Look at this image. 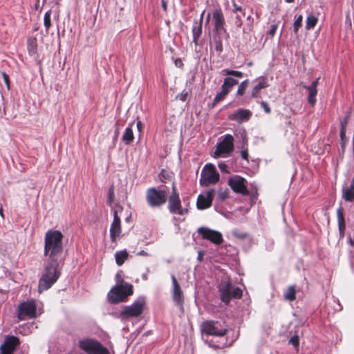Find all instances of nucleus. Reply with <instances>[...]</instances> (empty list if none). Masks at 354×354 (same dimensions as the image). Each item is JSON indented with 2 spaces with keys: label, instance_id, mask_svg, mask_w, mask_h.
<instances>
[{
  "label": "nucleus",
  "instance_id": "obj_1",
  "mask_svg": "<svg viewBox=\"0 0 354 354\" xmlns=\"http://www.w3.org/2000/svg\"><path fill=\"white\" fill-rule=\"evenodd\" d=\"M63 234L56 230H48L45 234L44 254L48 261L64 262Z\"/></svg>",
  "mask_w": 354,
  "mask_h": 354
},
{
  "label": "nucleus",
  "instance_id": "obj_2",
  "mask_svg": "<svg viewBox=\"0 0 354 354\" xmlns=\"http://www.w3.org/2000/svg\"><path fill=\"white\" fill-rule=\"evenodd\" d=\"M63 264L64 262L46 260L38 282L39 293L50 289L57 282L61 275Z\"/></svg>",
  "mask_w": 354,
  "mask_h": 354
},
{
  "label": "nucleus",
  "instance_id": "obj_3",
  "mask_svg": "<svg viewBox=\"0 0 354 354\" xmlns=\"http://www.w3.org/2000/svg\"><path fill=\"white\" fill-rule=\"evenodd\" d=\"M79 348L86 354H110L109 350L97 339L84 338L78 342Z\"/></svg>",
  "mask_w": 354,
  "mask_h": 354
},
{
  "label": "nucleus",
  "instance_id": "obj_4",
  "mask_svg": "<svg viewBox=\"0 0 354 354\" xmlns=\"http://www.w3.org/2000/svg\"><path fill=\"white\" fill-rule=\"evenodd\" d=\"M168 192L165 189H158L156 187H149L146 191V201L151 207H159L163 205L167 200Z\"/></svg>",
  "mask_w": 354,
  "mask_h": 354
},
{
  "label": "nucleus",
  "instance_id": "obj_5",
  "mask_svg": "<svg viewBox=\"0 0 354 354\" xmlns=\"http://www.w3.org/2000/svg\"><path fill=\"white\" fill-rule=\"evenodd\" d=\"M133 286L129 283H124L112 288L108 293V298L111 303L118 304L133 295Z\"/></svg>",
  "mask_w": 354,
  "mask_h": 354
},
{
  "label": "nucleus",
  "instance_id": "obj_6",
  "mask_svg": "<svg viewBox=\"0 0 354 354\" xmlns=\"http://www.w3.org/2000/svg\"><path fill=\"white\" fill-rule=\"evenodd\" d=\"M219 179L220 175L216 167L211 163L205 165L201 173L199 179L200 185L201 186L208 187L217 183Z\"/></svg>",
  "mask_w": 354,
  "mask_h": 354
},
{
  "label": "nucleus",
  "instance_id": "obj_7",
  "mask_svg": "<svg viewBox=\"0 0 354 354\" xmlns=\"http://www.w3.org/2000/svg\"><path fill=\"white\" fill-rule=\"evenodd\" d=\"M219 140L214 151V157H227L234 149V138L230 134H226Z\"/></svg>",
  "mask_w": 354,
  "mask_h": 354
},
{
  "label": "nucleus",
  "instance_id": "obj_8",
  "mask_svg": "<svg viewBox=\"0 0 354 354\" xmlns=\"http://www.w3.org/2000/svg\"><path fill=\"white\" fill-rule=\"evenodd\" d=\"M145 302L143 297H140L136 299L130 306H124L122 310L120 313L122 318L138 317L143 312Z\"/></svg>",
  "mask_w": 354,
  "mask_h": 354
},
{
  "label": "nucleus",
  "instance_id": "obj_9",
  "mask_svg": "<svg viewBox=\"0 0 354 354\" xmlns=\"http://www.w3.org/2000/svg\"><path fill=\"white\" fill-rule=\"evenodd\" d=\"M201 332L207 335L223 337L227 333V329L221 327L218 322L205 321L201 326Z\"/></svg>",
  "mask_w": 354,
  "mask_h": 354
},
{
  "label": "nucleus",
  "instance_id": "obj_10",
  "mask_svg": "<svg viewBox=\"0 0 354 354\" xmlns=\"http://www.w3.org/2000/svg\"><path fill=\"white\" fill-rule=\"evenodd\" d=\"M37 316V307L34 300L22 302L17 309V317L20 320L26 318L32 319Z\"/></svg>",
  "mask_w": 354,
  "mask_h": 354
},
{
  "label": "nucleus",
  "instance_id": "obj_11",
  "mask_svg": "<svg viewBox=\"0 0 354 354\" xmlns=\"http://www.w3.org/2000/svg\"><path fill=\"white\" fill-rule=\"evenodd\" d=\"M212 20L214 23V32L218 34H224L225 39L227 40L230 37V35L225 28V18L221 8H217L213 10Z\"/></svg>",
  "mask_w": 354,
  "mask_h": 354
},
{
  "label": "nucleus",
  "instance_id": "obj_12",
  "mask_svg": "<svg viewBox=\"0 0 354 354\" xmlns=\"http://www.w3.org/2000/svg\"><path fill=\"white\" fill-rule=\"evenodd\" d=\"M168 208L171 214L183 215L187 212V209L182 207L179 195L176 192L174 185H173V192L169 198Z\"/></svg>",
  "mask_w": 354,
  "mask_h": 354
},
{
  "label": "nucleus",
  "instance_id": "obj_13",
  "mask_svg": "<svg viewBox=\"0 0 354 354\" xmlns=\"http://www.w3.org/2000/svg\"><path fill=\"white\" fill-rule=\"evenodd\" d=\"M198 232L203 239L209 240L216 245H220L223 241V236L218 231L201 227L198 229Z\"/></svg>",
  "mask_w": 354,
  "mask_h": 354
},
{
  "label": "nucleus",
  "instance_id": "obj_14",
  "mask_svg": "<svg viewBox=\"0 0 354 354\" xmlns=\"http://www.w3.org/2000/svg\"><path fill=\"white\" fill-rule=\"evenodd\" d=\"M19 344L18 337L14 335L6 336L3 343L0 346V354H14Z\"/></svg>",
  "mask_w": 354,
  "mask_h": 354
},
{
  "label": "nucleus",
  "instance_id": "obj_15",
  "mask_svg": "<svg viewBox=\"0 0 354 354\" xmlns=\"http://www.w3.org/2000/svg\"><path fill=\"white\" fill-rule=\"evenodd\" d=\"M109 233L112 243H116L117 240L122 236L120 218L115 210L113 212V221L111 224Z\"/></svg>",
  "mask_w": 354,
  "mask_h": 354
},
{
  "label": "nucleus",
  "instance_id": "obj_16",
  "mask_svg": "<svg viewBox=\"0 0 354 354\" xmlns=\"http://www.w3.org/2000/svg\"><path fill=\"white\" fill-rule=\"evenodd\" d=\"M214 189H211L199 194L196 202L197 208L199 209H205L209 207L214 199Z\"/></svg>",
  "mask_w": 354,
  "mask_h": 354
},
{
  "label": "nucleus",
  "instance_id": "obj_17",
  "mask_svg": "<svg viewBox=\"0 0 354 354\" xmlns=\"http://www.w3.org/2000/svg\"><path fill=\"white\" fill-rule=\"evenodd\" d=\"M245 180L243 178L236 176L228 180V185L234 192L240 193L243 195H247L248 192L245 185Z\"/></svg>",
  "mask_w": 354,
  "mask_h": 354
},
{
  "label": "nucleus",
  "instance_id": "obj_18",
  "mask_svg": "<svg viewBox=\"0 0 354 354\" xmlns=\"http://www.w3.org/2000/svg\"><path fill=\"white\" fill-rule=\"evenodd\" d=\"M171 279L173 301L176 306L179 307L180 309H183L184 303V296L183 292L174 275L171 276Z\"/></svg>",
  "mask_w": 354,
  "mask_h": 354
},
{
  "label": "nucleus",
  "instance_id": "obj_19",
  "mask_svg": "<svg viewBox=\"0 0 354 354\" xmlns=\"http://www.w3.org/2000/svg\"><path fill=\"white\" fill-rule=\"evenodd\" d=\"M252 116V112L248 109H239L229 115V119L238 122H246Z\"/></svg>",
  "mask_w": 354,
  "mask_h": 354
},
{
  "label": "nucleus",
  "instance_id": "obj_20",
  "mask_svg": "<svg viewBox=\"0 0 354 354\" xmlns=\"http://www.w3.org/2000/svg\"><path fill=\"white\" fill-rule=\"evenodd\" d=\"M257 84L253 87L251 92V97L258 98L260 97V91L268 86L266 78L263 76L259 77L257 80Z\"/></svg>",
  "mask_w": 354,
  "mask_h": 354
},
{
  "label": "nucleus",
  "instance_id": "obj_21",
  "mask_svg": "<svg viewBox=\"0 0 354 354\" xmlns=\"http://www.w3.org/2000/svg\"><path fill=\"white\" fill-rule=\"evenodd\" d=\"M233 12L236 13L235 25L240 28L243 24V18L245 17V12L241 6L237 5L234 1H232Z\"/></svg>",
  "mask_w": 354,
  "mask_h": 354
},
{
  "label": "nucleus",
  "instance_id": "obj_22",
  "mask_svg": "<svg viewBox=\"0 0 354 354\" xmlns=\"http://www.w3.org/2000/svg\"><path fill=\"white\" fill-rule=\"evenodd\" d=\"M133 122H130L128 127H126L122 136V140L126 145H130L134 140V135L133 132Z\"/></svg>",
  "mask_w": 354,
  "mask_h": 354
},
{
  "label": "nucleus",
  "instance_id": "obj_23",
  "mask_svg": "<svg viewBox=\"0 0 354 354\" xmlns=\"http://www.w3.org/2000/svg\"><path fill=\"white\" fill-rule=\"evenodd\" d=\"M223 37H225L224 34L214 33L212 41L210 42L211 45L214 46L215 50L218 55H220L223 50L222 41Z\"/></svg>",
  "mask_w": 354,
  "mask_h": 354
},
{
  "label": "nucleus",
  "instance_id": "obj_24",
  "mask_svg": "<svg viewBox=\"0 0 354 354\" xmlns=\"http://www.w3.org/2000/svg\"><path fill=\"white\" fill-rule=\"evenodd\" d=\"M28 54L35 58L37 56V40L35 37H30L27 40Z\"/></svg>",
  "mask_w": 354,
  "mask_h": 354
},
{
  "label": "nucleus",
  "instance_id": "obj_25",
  "mask_svg": "<svg viewBox=\"0 0 354 354\" xmlns=\"http://www.w3.org/2000/svg\"><path fill=\"white\" fill-rule=\"evenodd\" d=\"M221 300L227 304L231 299V285L227 283L219 290Z\"/></svg>",
  "mask_w": 354,
  "mask_h": 354
},
{
  "label": "nucleus",
  "instance_id": "obj_26",
  "mask_svg": "<svg viewBox=\"0 0 354 354\" xmlns=\"http://www.w3.org/2000/svg\"><path fill=\"white\" fill-rule=\"evenodd\" d=\"M193 42L196 46L198 45V41L202 34V24L198 23L197 20H194V25L192 28Z\"/></svg>",
  "mask_w": 354,
  "mask_h": 354
},
{
  "label": "nucleus",
  "instance_id": "obj_27",
  "mask_svg": "<svg viewBox=\"0 0 354 354\" xmlns=\"http://www.w3.org/2000/svg\"><path fill=\"white\" fill-rule=\"evenodd\" d=\"M241 138L242 140V146H241V158L246 160L247 162L249 161V154H248V138L245 132H243L241 135Z\"/></svg>",
  "mask_w": 354,
  "mask_h": 354
},
{
  "label": "nucleus",
  "instance_id": "obj_28",
  "mask_svg": "<svg viewBox=\"0 0 354 354\" xmlns=\"http://www.w3.org/2000/svg\"><path fill=\"white\" fill-rule=\"evenodd\" d=\"M303 88H306L308 91V102L311 106H314L316 104L317 95V88L310 86L303 85Z\"/></svg>",
  "mask_w": 354,
  "mask_h": 354
},
{
  "label": "nucleus",
  "instance_id": "obj_29",
  "mask_svg": "<svg viewBox=\"0 0 354 354\" xmlns=\"http://www.w3.org/2000/svg\"><path fill=\"white\" fill-rule=\"evenodd\" d=\"M129 253L126 250L117 251L115 253V263L118 266H121L128 259Z\"/></svg>",
  "mask_w": 354,
  "mask_h": 354
},
{
  "label": "nucleus",
  "instance_id": "obj_30",
  "mask_svg": "<svg viewBox=\"0 0 354 354\" xmlns=\"http://www.w3.org/2000/svg\"><path fill=\"white\" fill-rule=\"evenodd\" d=\"M238 83L237 80L232 77H227L224 79L223 84L221 86L230 92L231 88Z\"/></svg>",
  "mask_w": 354,
  "mask_h": 354
},
{
  "label": "nucleus",
  "instance_id": "obj_31",
  "mask_svg": "<svg viewBox=\"0 0 354 354\" xmlns=\"http://www.w3.org/2000/svg\"><path fill=\"white\" fill-rule=\"evenodd\" d=\"M338 227L340 232H344L346 227L345 220L342 207H339L337 211Z\"/></svg>",
  "mask_w": 354,
  "mask_h": 354
},
{
  "label": "nucleus",
  "instance_id": "obj_32",
  "mask_svg": "<svg viewBox=\"0 0 354 354\" xmlns=\"http://www.w3.org/2000/svg\"><path fill=\"white\" fill-rule=\"evenodd\" d=\"M295 287L290 286L288 288L286 291L284 292L283 297L286 301H292L295 299Z\"/></svg>",
  "mask_w": 354,
  "mask_h": 354
},
{
  "label": "nucleus",
  "instance_id": "obj_33",
  "mask_svg": "<svg viewBox=\"0 0 354 354\" xmlns=\"http://www.w3.org/2000/svg\"><path fill=\"white\" fill-rule=\"evenodd\" d=\"M342 198L346 202L354 201V192L344 187H342Z\"/></svg>",
  "mask_w": 354,
  "mask_h": 354
},
{
  "label": "nucleus",
  "instance_id": "obj_34",
  "mask_svg": "<svg viewBox=\"0 0 354 354\" xmlns=\"http://www.w3.org/2000/svg\"><path fill=\"white\" fill-rule=\"evenodd\" d=\"M318 21L317 17L313 15H310L307 17L306 22V28L307 30L313 29L317 24Z\"/></svg>",
  "mask_w": 354,
  "mask_h": 354
},
{
  "label": "nucleus",
  "instance_id": "obj_35",
  "mask_svg": "<svg viewBox=\"0 0 354 354\" xmlns=\"http://www.w3.org/2000/svg\"><path fill=\"white\" fill-rule=\"evenodd\" d=\"M230 92L221 86V90L214 98V104H216L223 100Z\"/></svg>",
  "mask_w": 354,
  "mask_h": 354
},
{
  "label": "nucleus",
  "instance_id": "obj_36",
  "mask_svg": "<svg viewBox=\"0 0 354 354\" xmlns=\"http://www.w3.org/2000/svg\"><path fill=\"white\" fill-rule=\"evenodd\" d=\"M221 73L226 75H231L238 78H241L243 76V73L239 71L231 70L228 68H224Z\"/></svg>",
  "mask_w": 354,
  "mask_h": 354
},
{
  "label": "nucleus",
  "instance_id": "obj_37",
  "mask_svg": "<svg viewBox=\"0 0 354 354\" xmlns=\"http://www.w3.org/2000/svg\"><path fill=\"white\" fill-rule=\"evenodd\" d=\"M248 80H245L244 81L241 82L238 86V89L236 91V95L243 96L245 92L246 88L248 86Z\"/></svg>",
  "mask_w": 354,
  "mask_h": 354
},
{
  "label": "nucleus",
  "instance_id": "obj_38",
  "mask_svg": "<svg viewBox=\"0 0 354 354\" xmlns=\"http://www.w3.org/2000/svg\"><path fill=\"white\" fill-rule=\"evenodd\" d=\"M51 10H49L45 12L44 17V25L45 26L46 30L48 31L51 26Z\"/></svg>",
  "mask_w": 354,
  "mask_h": 354
},
{
  "label": "nucleus",
  "instance_id": "obj_39",
  "mask_svg": "<svg viewBox=\"0 0 354 354\" xmlns=\"http://www.w3.org/2000/svg\"><path fill=\"white\" fill-rule=\"evenodd\" d=\"M302 21H303L302 15H299L297 17H296L295 20L294 21V24H293V30H294L295 34H297L299 28L301 27Z\"/></svg>",
  "mask_w": 354,
  "mask_h": 354
},
{
  "label": "nucleus",
  "instance_id": "obj_40",
  "mask_svg": "<svg viewBox=\"0 0 354 354\" xmlns=\"http://www.w3.org/2000/svg\"><path fill=\"white\" fill-rule=\"evenodd\" d=\"M242 297V290L239 287L231 288V297L240 299Z\"/></svg>",
  "mask_w": 354,
  "mask_h": 354
},
{
  "label": "nucleus",
  "instance_id": "obj_41",
  "mask_svg": "<svg viewBox=\"0 0 354 354\" xmlns=\"http://www.w3.org/2000/svg\"><path fill=\"white\" fill-rule=\"evenodd\" d=\"M228 189H218V198L223 201L224 200H225L227 197H228Z\"/></svg>",
  "mask_w": 354,
  "mask_h": 354
},
{
  "label": "nucleus",
  "instance_id": "obj_42",
  "mask_svg": "<svg viewBox=\"0 0 354 354\" xmlns=\"http://www.w3.org/2000/svg\"><path fill=\"white\" fill-rule=\"evenodd\" d=\"M332 302L334 304L333 306V308L335 312H338V311L342 310V306H341L339 300L337 298L333 297L332 298Z\"/></svg>",
  "mask_w": 354,
  "mask_h": 354
},
{
  "label": "nucleus",
  "instance_id": "obj_43",
  "mask_svg": "<svg viewBox=\"0 0 354 354\" xmlns=\"http://www.w3.org/2000/svg\"><path fill=\"white\" fill-rule=\"evenodd\" d=\"M114 198H115V194H114V189H113V187H111L109 189V191H108V198H107V203H109V205H111L113 200H114Z\"/></svg>",
  "mask_w": 354,
  "mask_h": 354
},
{
  "label": "nucleus",
  "instance_id": "obj_44",
  "mask_svg": "<svg viewBox=\"0 0 354 354\" xmlns=\"http://www.w3.org/2000/svg\"><path fill=\"white\" fill-rule=\"evenodd\" d=\"M289 344H292L293 347L297 350L299 344V339L298 335H294L289 340Z\"/></svg>",
  "mask_w": 354,
  "mask_h": 354
},
{
  "label": "nucleus",
  "instance_id": "obj_45",
  "mask_svg": "<svg viewBox=\"0 0 354 354\" xmlns=\"http://www.w3.org/2000/svg\"><path fill=\"white\" fill-rule=\"evenodd\" d=\"M260 104H261V106L263 109L264 111L266 113H268V114L270 113L271 109L270 108L269 104H268L267 102L262 101Z\"/></svg>",
  "mask_w": 354,
  "mask_h": 354
},
{
  "label": "nucleus",
  "instance_id": "obj_46",
  "mask_svg": "<svg viewBox=\"0 0 354 354\" xmlns=\"http://www.w3.org/2000/svg\"><path fill=\"white\" fill-rule=\"evenodd\" d=\"M115 280L117 282V285L123 284L124 283L123 281V279H122V271L118 272L115 274Z\"/></svg>",
  "mask_w": 354,
  "mask_h": 354
},
{
  "label": "nucleus",
  "instance_id": "obj_47",
  "mask_svg": "<svg viewBox=\"0 0 354 354\" xmlns=\"http://www.w3.org/2000/svg\"><path fill=\"white\" fill-rule=\"evenodd\" d=\"M349 115L348 114L346 115V117L344 118L343 120L340 122V129H346V126L348 122Z\"/></svg>",
  "mask_w": 354,
  "mask_h": 354
},
{
  "label": "nucleus",
  "instance_id": "obj_48",
  "mask_svg": "<svg viewBox=\"0 0 354 354\" xmlns=\"http://www.w3.org/2000/svg\"><path fill=\"white\" fill-rule=\"evenodd\" d=\"M218 167L219 168V169L222 171V172H225V173H227L228 171H227V165L225 162H221L218 164Z\"/></svg>",
  "mask_w": 354,
  "mask_h": 354
},
{
  "label": "nucleus",
  "instance_id": "obj_49",
  "mask_svg": "<svg viewBox=\"0 0 354 354\" xmlns=\"http://www.w3.org/2000/svg\"><path fill=\"white\" fill-rule=\"evenodd\" d=\"M187 95H188V93L187 91H183L176 97L183 102H185L187 100Z\"/></svg>",
  "mask_w": 354,
  "mask_h": 354
},
{
  "label": "nucleus",
  "instance_id": "obj_50",
  "mask_svg": "<svg viewBox=\"0 0 354 354\" xmlns=\"http://www.w3.org/2000/svg\"><path fill=\"white\" fill-rule=\"evenodd\" d=\"M277 29V24L271 25L270 28V30L268 31V34L271 37H273L274 35V34L276 33Z\"/></svg>",
  "mask_w": 354,
  "mask_h": 354
},
{
  "label": "nucleus",
  "instance_id": "obj_51",
  "mask_svg": "<svg viewBox=\"0 0 354 354\" xmlns=\"http://www.w3.org/2000/svg\"><path fill=\"white\" fill-rule=\"evenodd\" d=\"M2 76H3V78L4 82H5L6 85V86H7V88L10 89L9 76L5 72H2Z\"/></svg>",
  "mask_w": 354,
  "mask_h": 354
},
{
  "label": "nucleus",
  "instance_id": "obj_52",
  "mask_svg": "<svg viewBox=\"0 0 354 354\" xmlns=\"http://www.w3.org/2000/svg\"><path fill=\"white\" fill-rule=\"evenodd\" d=\"M340 139L342 142L344 141V139L346 138V129H340V133H339Z\"/></svg>",
  "mask_w": 354,
  "mask_h": 354
},
{
  "label": "nucleus",
  "instance_id": "obj_53",
  "mask_svg": "<svg viewBox=\"0 0 354 354\" xmlns=\"http://www.w3.org/2000/svg\"><path fill=\"white\" fill-rule=\"evenodd\" d=\"M142 127H143V125H142V122H141L140 120H137V122H136V127H137L138 131L139 132H141V131H142Z\"/></svg>",
  "mask_w": 354,
  "mask_h": 354
},
{
  "label": "nucleus",
  "instance_id": "obj_54",
  "mask_svg": "<svg viewBox=\"0 0 354 354\" xmlns=\"http://www.w3.org/2000/svg\"><path fill=\"white\" fill-rule=\"evenodd\" d=\"M320 77H317L316 80H315L314 81H313L312 84L310 85V86H313V87H315L317 88V85L319 84V80Z\"/></svg>",
  "mask_w": 354,
  "mask_h": 354
},
{
  "label": "nucleus",
  "instance_id": "obj_55",
  "mask_svg": "<svg viewBox=\"0 0 354 354\" xmlns=\"http://www.w3.org/2000/svg\"><path fill=\"white\" fill-rule=\"evenodd\" d=\"M161 6L165 11H167V4L165 0H161Z\"/></svg>",
  "mask_w": 354,
  "mask_h": 354
},
{
  "label": "nucleus",
  "instance_id": "obj_56",
  "mask_svg": "<svg viewBox=\"0 0 354 354\" xmlns=\"http://www.w3.org/2000/svg\"><path fill=\"white\" fill-rule=\"evenodd\" d=\"M138 255L139 256H145V257H147L149 254L147 252H145V250H140L139 251L138 253H137Z\"/></svg>",
  "mask_w": 354,
  "mask_h": 354
},
{
  "label": "nucleus",
  "instance_id": "obj_57",
  "mask_svg": "<svg viewBox=\"0 0 354 354\" xmlns=\"http://www.w3.org/2000/svg\"><path fill=\"white\" fill-rule=\"evenodd\" d=\"M348 243L351 245V246H354V237L352 238L351 236H349L348 238Z\"/></svg>",
  "mask_w": 354,
  "mask_h": 354
},
{
  "label": "nucleus",
  "instance_id": "obj_58",
  "mask_svg": "<svg viewBox=\"0 0 354 354\" xmlns=\"http://www.w3.org/2000/svg\"><path fill=\"white\" fill-rule=\"evenodd\" d=\"M120 130L119 128H116L114 133L113 140H116L119 136Z\"/></svg>",
  "mask_w": 354,
  "mask_h": 354
},
{
  "label": "nucleus",
  "instance_id": "obj_59",
  "mask_svg": "<svg viewBox=\"0 0 354 354\" xmlns=\"http://www.w3.org/2000/svg\"><path fill=\"white\" fill-rule=\"evenodd\" d=\"M205 12V10H204L201 12V15H200V19H199V20H198V21H198V23H201V24H203V17H204Z\"/></svg>",
  "mask_w": 354,
  "mask_h": 354
},
{
  "label": "nucleus",
  "instance_id": "obj_60",
  "mask_svg": "<svg viewBox=\"0 0 354 354\" xmlns=\"http://www.w3.org/2000/svg\"><path fill=\"white\" fill-rule=\"evenodd\" d=\"M205 342L209 346V347H214V348H216L217 346H216L214 344H212L209 342H208L207 340H205Z\"/></svg>",
  "mask_w": 354,
  "mask_h": 354
},
{
  "label": "nucleus",
  "instance_id": "obj_61",
  "mask_svg": "<svg viewBox=\"0 0 354 354\" xmlns=\"http://www.w3.org/2000/svg\"><path fill=\"white\" fill-rule=\"evenodd\" d=\"M0 216L1 218H4V215H3V207L1 205H0Z\"/></svg>",
  "mask_w": 354,
  "mask_h": 354
},
{
  "label": "nucleus",
  "instance_id": "obj_62",
  "mask_svg": "<svg viewBox=\"0 0 354 354\" xmlns=\"http://www.w3.org/2000/svg\"><path fill=\"white\" fill-rule=\"evenodd\" d=\"M346 188L352 190L354 192V186L352 185H350L348 187H345Z\"/></svg>",
  "mask_w": 354,
  "mask_h": 354
},
{
  "label": "nucleus",
  "instance_id": "obj_63",
  "mask_svg": "<svg viewBox=\"0 0 354 354\" xmlns=\"http://www.w3.org/2000/svg\"><path fill=\"white\" fill-rule=\"evenodd\" d=\"M210 16H211V14L209 12L207 15V17H206V21L208 22L209 21V19H210Z\"/></svg>",
  "mask_w": 354,
  "mask_h": 354
},
{
  "label": "nucleus",
  "instance_id": "obj_64",
  "mask_svg": "<svg viewBox=\"0 0 354 354\" xmlns=\"http://www.w3.org/2000/svg\"><path fill=\"white\" fill-rule=\"evenodd\" d=\"M142 277V279H143L144 280H147V274H143Z\"/></svg>",
  "mask_w": 354,
  "mask_h": 354
}]
</instances>
